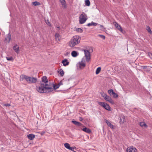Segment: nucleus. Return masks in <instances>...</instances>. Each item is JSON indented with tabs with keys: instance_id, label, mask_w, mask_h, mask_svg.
<instances>
[{
	"instance_id": "6",
	"label": "nucleus",
	"mask_w": 152,
	"mask_h": 152,
	"mask_svg": "<svg viewBox=\"0 0 152 152\" xmlns=\"http://www.w3.org/2000/svg\"><path fill=\"white\" fill-rule=\"evenodd\" d=\"M108 92L110 95H112L113 98H116L118 97V95L117 94L115 93L113 90L112 89H110L108 91Z\"/></svg>"
},
{
	"instance_id": "14",
	"label": "nucleus",
	"mask_w": 152,
	"mask_h": 152,
	"mask_svg": "<svg viewBox=\"0 0 152 152\" xmlns=\"http://www.w3.org/2000/svg\"><path fill=\"white\" fill-rule=\"evenodd\" d=\"M51 86H52V87H53V88H52L53 90L51 92L53 91L54 90H55L56 89L58 88L59 87V86L58 85H55L54 84H50Z\"/></svg>"
},
{
	"instance_id": "30",
	"label": "nucleus",
	"mask_w": 152,
	"mask_h": 152,
	"mask_svg": "<svg viewBox=\"0 0 152 152\" xmlns=\"http://www.w3.org/2000/svg\"><path fill=\"white\" fill-rule=\"evenodd\" d=\"M85 5L87 6H89L90 5V1L89 0H86L85 1Z\"/></svg>"
},
{
	"instance_id": "21",
	"label": "nucleus",
	"mask_w": 152,
	"mask_h": 152,
	"mask_svg": "<svg viewBox=\"0 0 152 152\" xmlns=\"http://www.w3.org/2000/svg\"><path fill=\"white\" fill-rule=\"evenodd\" d=\"M82 62V61H81V62H79V67L80 69H82V67H83V68H84L86 66L85 63Z\"/></svg>"
},
{
	"instance_id": "31",
	"label": "nucleus",
	"mask_w": 152,
	"mask_h": 152,
	"mask_svg": "<svg viewBox=\"0 0 152 152\" xmlns=\"http://www.w3.org/2000/svg\"><path fill=\"white\" fill-rule=\"evenodd\" d=\"M106 103L104 102H98V104L99 105H101V106H102L103 107H105V105L106 104Z\"/></svg>"
},
{
	"instance_id": "38",
	"label": "nucleus",
	"mask_w": 152,
	"mask_h": 152,
	"mask_svg": "<svg viewBox=\"0 0 152 152\" xmlns=\"http://www.w3.org/2000/svg\"><path fill=\"white\" fill-rule=\"evenodd\" d=\"M100 27L101 28V30L103 31H104V30L106 29L102 25H100Z\"/></svg>"
},
{
	"instance_id": "37",
	"label": "nucleus",
	"mask_w": 152,
	"mask_h": 152,
	"mask_svg": "<svg viewBox=\"0 0 152 152\" xmlns=\"http://www.w3.org/2000/svg\"><path fill=\"white\" fill-rule=\"evenodd\" d=\"M147 30L149 33H152V31H151V28L149 26H147Z\"/></svg>"
},
{
	"instance_id": "29",
	"label": "nucleus",
	"mask_w": 152,
	"mask_h": 152,
	"mask_svg": "<svg viewBox=\"0 0 152 152\" xmlns=\"http://www.w3.org/2000/svg\"><path fill=\"white\" fill-rule=\"evenodd\" d=\"M140 126L142 127L143 126L145 127H147V125L144 122H140Z\"/></svg>"
},
{
	"instance_id": "44",
	"label": "nucleus",
	"mask_w": 152,
	"mask_h": 152,
	"mask_svg": "<svg viewBox=\"0 0 152 152\" xmlns=\"http://www.w3.org/2000/svg\"><path fill=\"white\" fill-rule=\"evenodd\" d=\"M69 150H70L72 151L74 150V148L73 147H70Z\"/></svg>"
},
{
	"instance_id": "16",
	"label": "nucleus",
	"mask_w": 152,
	"mask_h": 152,
	"mask_svg": "<svg viewBox=\"0 0 152 152\" xmlns=\"http://www.w3.org/2000/svg\"><path fill=\"white\" fill-rule=\"evenodd\" d=\"M35 135L33 134H30L28 135V139L31 140H33L35 137Z\"/></svg>"
},
{
	"instance_id": "36",
	"label": "nucleus",
	"mask_w": 152,
	"mask_h": 152,
	"mask_svg": "<svg viewBox=\"0 0 152 152\" xmlns=\"http://www.w3.org/2000/svg\"><path fill=\"white\" fill-rule=\"evenodd\" d=\"M98 36L100 37L102 39H104L105 38V37L104 35H101V34H99L98 35Z\"/></svg>"
},
{
	"instance_id": "26",
	"label": "nucleus",
	"mask_w": 152,
	"mask_h": 152,
	"mask_svg": "<svg viewBox=\"0 0 152 152\" xmlns=\"http://www.w3.org/2000/svg\"><path fill=\"white\" fill-rule=\"evenodd\" d=\"M58 73L60 74V75L62 77L64 75V72L62 69H60V70L58 71Z\"/></svg>"
},
{
	"instance_id": "49",
	"label": "nucleus",
	"mask_w": 152,
	"mask_h": 152,
	"mask_svg": "<svg viewBox=\"0 0 152 152\" xmlns=\"http://www.w3.org/2000/svg\"><path fill=\"white\" fill-rule=\"evenodd\" d=\"M74 148V149H76V147L75 146H74V147H73Z\"/></svg>"
},
{
	"instance_id": "7",
	"label": "nucleus",
	"mask_w": 152,
	"mask_h": 152,
	"mask_svg": "<svg viewBox=\"0 0 152 152\" xmlns=\"http://www.w3.org/2000/svg\"><path fill=\"white\" fill-rule=\"evenodd\" d=\"M105 97H104V99L105 100L109 102L112 104H114V102L110 96H107L106 94H105Z\"/></svg>"
},
{
	"instance_id": "1",
	"label": "nucleus",
	"mask_w": 152,
	"mask_h": 152,
	"mask_svg": "<svg viewBox=\"0 0 152 152\" xmlns=\"http://www.w3.org/2000/svg\"><path fill=\"white\" fill-rule=\"evenodd\" d=\"M48 80L46 76L42 77V81L39 83V86L36 87V90L39 92L42 93H47L51 92L53 90L52 86L50 83H48Z\"/></svg>"
},
{
	"instance_id": "35",
	"label": "nucleus",
	"mask_w": 152,
	"mask_h": 152,
	"mask_svg": "<svg viewBox=\"0 0 152 152\" xmlns=\"http://www.w3.org/2000/svg\"><path fill=\"white\" fill-rule=\"evenodd\" d=\"M76 31L78 32L82 33L83 32V30L80 28H77L76 29Z\"/></svg>"
},
{
	"instance_id": "10",
	"label": "nucleus",
	"mask_w": 152,
	"mask_h": 152,
	"mask_svg": "<svg viewBox=\"0 0 152 152\" xmlns=\"http://www.w3.org/2000/svg\"><path fill=\"white\" fill-rule=\"evenodd\" d=\"M61 63L63 64L64 66H66L68 65L69 64V62L68 61V60L67 59H65L63 60Z\"/></svg>"
},
{
	"instance_id": "41",
	"label": "nucleus",
	"mask_w": 152,
	"mask_h": 152,
	"mask_svg": "<svg viewBox=\"0 0 152 152\" xmlns=\"http://www.w3.org/2000/svg\"><path fill=\"white\" fill-rule=\"evenodd\" d=\"M58 84L59 86L61 85H63V83H62V80L61 81H60V82L59 83H58Z\"/></svg>"
},
{
	"instance_id": "43",
	"label": "nucleus",
	"mask_w": 152,
	"mask_h": 152,
	"mask_svg": "<svg viewBox=\"0 0 152 152\" xmlns=\"http://www.w3.org/2000/svg\"><path fill=\"white\" fill-rule=\"evenodd\" d=\"M4 105L6 107H7L11 106L10 104H4Z\"/></svg>"
},
{
	"instance_id": "19",
	"label": "nucleus",
	"mask_w": 152,
	"mask_h": 152,
	"mask_svg": "<svg viewBox=\"0 0 152 152\" xmlns=\"http://www.w3.org/2000/svg\"><path fill=\"white\" fill-rule=\"evenodd\" d=\"M71 55L72 57H75L78 55V53L76 51H73L71 53Z\"/></svg>"
},
{
	"instance_id": "45",
	"label": "nucleus",
	"mask_w": 152,
	"mask_h": 152,
	"mask_svg": "<svg viewBox=\"0 0 152 152\" xmlns=\"http://www.w3.org/2000/svg\"><path fill=\"white\" fill-rule=\"evenodd\" d=\"M45 132L42 131L41 133H40L41 134V135H43L44 134H45Z\"/></svg>"
},
{
	"instance_id": "27",
	"label": "nucleus",
	"mask_w": 152,
	"mask_h": 152,
	"mask_svg": "<svg viewBox=\"0 0 152 152\" xmlns=\"http://www.w3.org/2000/svg\"><path fill=\"white\" fill-rule=\"evenodd\" d=\"M64 146L66 148L69 150L70 147V144L66 142L64 144Z\"/></svg>"
},
{
	"instance_id": "51",
	"label": "nucleus",
	"mask_w": 152,
	"mask_h": 152,
	"mask_svg": "<svg viewBox=\"0 0 152 152\" xmlns=\"http://www.w3.org/2000/svg\"><path fill=\"white\" fill-rule=\"evenodd\" d=\"M73 152H76V151H74V150H73Z\"/></svg>"
},
{
	"instance_id": "48",
	"label": "nucleus",
	"mask_w": 152,
	"mask_h": 152,
	"mask_svg": "<svg viewBox=\"0 0 152 152\" xmlns=\"http://www.w3.org/2000/svg\"><path fill=\"white\" fill-rule=\"evenodd\" d=\"M68 54V52H66V53L65 54V55L66 56Z\"/></svg>"
},
{
	"instance_id": "13",
	"label": "nucleus",
	"mask_w": 152,
	"mask_h": 152,
	"mask_svg": "<svg viewBox=\"0 0 152 152\" xmlns=\"http://www.w3.org/2000/svg\"><path fill=\"white\" fill-rule=\"evenodd\" d=\"M72 122L75 125L78 126H81L82 124L80 122L77 121L75 120H72Z\"/></svg>"
},
{
	"instance_id": "23",
	"label": "nucleus",
	"mask_w": 152,
	"mask_h": 152,
	"mask_svg": "<svg viewBox=\"0 0 152 152\" xmlns=\"http://www.w3.org/2000/svg\"><path fill=\"white\" fill-rule=\"evenodd\" d=\"M55 39L56 41H59L61 39V37L59 34L58 33H56L55 35Z\"/></svg>"
},
{
	"instance_id": "9",
	"label": "nucleus",
	"mask_w": 152,
	"mask_h": 152,
	"mask_svg": "<svg viewBox=\"0 0 152 152\" xmlns=\"http://www.w3.org/2000/svg\"><path fill=\"white\" fill-rule=\"evenodd\" d=\"M13 49L15 51L17 54L19 53V48L17 44L13 47Z\"/></svg>"
},
{
	"instance_id": "11",
	"label": "nucleus",
	"mask_w": 152,
	"mask_h": 152,
	"mask_svg": "<svg viewBox=\"0 0 152 152\" xmlns=\"http://www.w3.org/2000/svg\"><path fill=\"white\" fill-rule=\"evenodd\" d=\"M82 130L87 133L90 134L91 133V130L87 128L86 127L84 126V127L82 129Z\"/></svg>"
},
{
	"instance_id": "33",
	"label": "nucleus",
	"mask_w": 152,
	"mask_h": 152,
	"mask_svg": "<svg viewBox=\"0 0 152 152\" xmlns=\"http://www.w3.org/2000/svg\"><path fill=\"white\" fill-rule=\"evenodd\" d=\"M45 22L49 26L51 27V24L50 23V22L49 20H45Z\"/></svg>"
},
{
	"instance_id": "42",
	"label": "nucleus",
	"mask_w": 152,
	"mask_h": 152,
	"mask_svg": "<svg viewBox=\"0 0 152 152\" xmlns=\"http://www.w3.org/2000/svg\"><path fill=\"white\" fill-rule=\"evenodd\" d=\"M147 67H148V66H142V67H143V69H147Z\"/></svg>"
},
{
	"instance_id": "34",
	"label": "nucleus",
	"mask_w": 152,
	"mask_h": 152,
	"mask_svg": "<svg viewBox=\"0 0 152 152\" xmlns=\"http://www.w3.org/2000/svg\"><path fill=\"white\" fill-rule=\"evenodd\" d=\"M33 4L34 6H36L37 5H39L40 4V3L37 1H35L33 3Z\"/></svg>"
},
{
	"instance_id": "50",
	"label": "nucleus",
	"mask_w": 152,
	"mask_h": 152,
	"mask_svg": "<svg viewBox=\"0 0 152 152\" xmlns=\"http://www.w3.org/2000/svg\"><path fill=\"white\" fill-rule=\"evenodd\" d=\"M105 94H104V95H103V94L102 95V96L103 97H104V96L105 97Z\"/></svg>"
},
{
	"instance_id": "24",
	"label": "nucleus",
	"mask_w": 152,
	"mask_h": 152,
	"mask_svg": "<svg viewBox=\"0 0 152 152\" xmlns=\"http://www.w3.org/2000/svg\"><path fill=\"white\" fill-rule=\"evenodd\" d=\"M106 123H107V125H108L110 126V128L112 129L113 128V124H112L110 122H109L108 120H106Z\"/></svg>"
},
{
	"instance_id": "8",
	"label": "nucleus",
	"mask_w": 152,
	"mask_h": 152,
	"mask_svg": "<svg viewBox=\"0 0 152 152\" xmlns=\"http://www.w3.org/2000/svg\"><path fill=\"white\" fill-rule=\"evenodd\" d=\"M127 152H137V150L135 148L128 147L126 149Z\"/></svg>"
},
{
	"instance_id": "32",
	"label": "nucleus",
	"mask_w": 152,
	"mask_h": 152,
	"mask_svg": "<svg viewBox=\"0 0 152 152\" xmlns=\"http://www.w3.org/2000/svg\"><path fill=\"white\" fill-rule=\"evenodd\" d=\"M7 60L8 61H14V59L12 56L10 57H6Z\"/></svg>"
},
{
	"instance_id": "20",
	"label": "nucleus",
	"mask_w": 152,
	"mask_h": 152,
	"mask_svg": "<svg viewBox=\"0 0 152 152\" xmlns=\"http://www.w3.org/2000/svg\"><path fill=\"white\" fill-rule=\"evenodd\" d=\"M11 39V35L10 33L8 34L7 37L5 38V40H8V42L9 43Z\"/></svg>"
},
{
	"instance_id": "15",
	"label": "nucleus",
	"mask_w": 152,
	"mask_h": 152,
	"mask_svg": "<svg viewBox=\"0 0 152 152\" xmlns=\"http://www.w3.org/2000/svg\"><path fill=\"white\" fill-rule=\"evenodd\" d=\"M28 76L24 75H21L20 76V81H23L24 79H25L26 81L27 79Z\"/></svg>"
},
{
	"instance_id": "46",
	"label": "nucleus",
	"mask_w": 152,
	"mask_h": 152,
	"mask_svg": "<svg viewBox=\"0 0 152 152\" xmlns=\"http://www.w3.org/2000/svg\"><path fill=\"white\" fill-rule=\"evenodd\" d=\"M79 120L80 121H82L83 120V118H82V117H79Z\"/></svg>"
},
{
	"instance_id": "40",
	"label": "nucleus",
	"mask_w": 152,
	"mask_h": 152,
	"mask_svg": "<svg viewBox=\"0 0 152 152\" xmlns=\"http://www.w3.org/2000/svg\"><path fill=\"white\" fill-rule=\"evenodd\" d=\"M148 55L151 58H152V53H151L150 52H148Z\"/></svg>"
},
{
	"instance_id": "12",
	"label": "nucleus",
	"mask_w": 152,
	"mask_h": 152,
	"mask_svg": "<svg viewBox=\"0 0 152 152\" xmlns=\"http://www.w3.org/2000/svg\"><path fill=\"white\" fill-rule=\"evenodd\" d=\"M115 27L118 29L119 31L121 32H122L123 31L122 28L121 26H120L118 23L115 22Z\"/></svg>"
},
{
	"instance_id": "3",
	"label": "nucleus",
	"mask_w": 152,
	"mask_h": 152,
	"mask_svg": "<svg viewBox=\"0 0 152 152\" xmlns=\"http://www.w3.org/2000/svg\"><path fill=\"white\" fill-rule=\"evenodd\" d=\"M87 19V16L84 12H82V14L79 16V23L80 24H83L86 21Z\"/></svg>"
},
{
	"instance_id": "25",
	"label": "nucleus",
	"mask_w": 152,
	"mask_h": 152,
	"mask_svg": "<svg viewBox=\"0 0 152 152\" xmlns=\"http://www.w3.org/2000/svg\"><path fill=\"white\" fill-rule=\"evenodd\" d=\"M97 23H94V22L92 21L91 23H88L87 25V26H96L97 25Z\"/></svg>"
},
{
	"instance_id": "22",
	"label": "nucleus",
	"mask_w": 152,
	"mask_h": 152,
	"mask_svg": "<svg viewBox=\"0 0 152 152\" xmlns=\"http://www.w3.org/2000/svg\"><path fill=\"white\" fill-rule=\"evenodd\" d=\"M61 5H62L63 8L64 9H66V1L65 0H62L61 1Z\"/></svg>"
},
{
	"instance_id": "17",
	"label": "nucleus",
	"mask_w": 152,
	"mask_h": 152,
	"mask_svg": "<svg viewBox=\"0 0 152 152\" xmlns=\"http://www.w3.org/2000/svg\"><path fill=\"white\" fill-rule=\"evenodd\" d=\"M100 12H102V14L105 16H107L109 15V13L108 12L107 10H101L100 11Z\"/></svg>"
},
{
	"instance_id": "2",
	"label": "nucleus",
	"mask_w": 152,
	"mask_h": 152,
	"mask_svg": "<svg viewBox=\"0 0 152 152\" xmlns=\"http://www.w3.org/2000/svg\"><path fill=\"white\" fill-rule=\"evenodd\" d=\"M80 40V37L79 36H75L72 38L69 42V45L71 47H73L75 45L78 44Z\"/></svg>"
},
{
	"instance_id": "47",
	"label": "nucleus",
	"mask_w": 152,
	"mask_h": 152,
	"mask_svg": "<svg viewBox=\"0 0 152 152\" xmlns=\"http://www.w3.org/2000/svg\"><path fill=\"white\" fill-rule=\"evenodd\" d=\"M57 28H58V30H59L60 29V28L59 26H57Z\"/></svg>"
},
{
	"instance_id": "28",
	"label": "nucleus",
	"mask_w": 152,
	"mask_h": 152,
	"mask_svg": "<svg viewBox=\"0 0 152 152\" xmlns=\"http://www.w3.org/2000/svg\"><path fill=\"white\" fill-rule=\"evenodd\" d=\"M101 70V67H98L97 68L96 71V75L99 74Z\"/></svg>"
},
{
	"instance_id": "5",
	"label": "nucleus",
	"mask_w": 152,
	"mask_h": 152,
	"mask_svg": "<svg viewBox=\"0 0 152 152\" xmlns=\"http://www.w3.org/2000/svg\"><path fill=\"white\" fill-rule=\"evenodd\" d=\"M83 50L84 51L86 61L88 62L91 58V52L88 50Z\"/></svg>"
},
{
	"instance_id": "39",
	"label": "nucleus",
	"mask_w": 152,
	"mask_h": 152,
	"mask_svg": "<svg viewBox=\"0 0 152 152\" xmlns=\"http://www.w3.org/2000/svg\"><path fill=\"white\" fill-rule=\"evenodd\" d=\"M89 51L90 50L91 53H92L93 52V48L92 47H90L89 48V50H88Z\"/></svg>"
},
{
	"instance_id": "4",
	"label": "nucleus",
	"mask_w": 152,
	"mask_h": 152,
	"mask_svg": "<svg viewBox=\"0 0 152 152\" xmlns=\"http://www.w3.org/2000/svg\"><path fill=\"white\" fill-rule=\"evenodd\" d=\"M37 79L35 77L28 76L26 80V81L29 83H35L37 82Z\"/></svg>"
},
{
	"instance_id": "18",
	"label": "nucleus",
	"mask_w": 152,
	"mask_h": 152,
	"mask_svg": "<svg viewBox=\"0 0 152 152\" xmlns=\"http://www.w3.org/2000/svg\"><path fill=\"white\" fill-rule=\"evenodd\" d=\"M104 106L105 107H104V108L105 109L109 111H111V108L108 104L106 103Z\"/></svg>"
}]
</instances>
